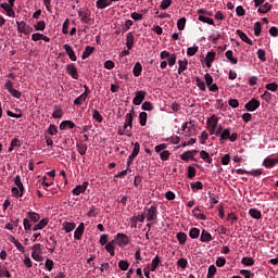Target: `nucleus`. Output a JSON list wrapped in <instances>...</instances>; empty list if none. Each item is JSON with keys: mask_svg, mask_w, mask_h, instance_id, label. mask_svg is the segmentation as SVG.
<instances>
[{"mask_svg": "<svg viewBox=\"0 0 278 278\" xmlns=\"http://www.w3.org/2000/svg\"><path fill=\"white\" fill-rule=\"evenodd\" d=\"M134 116H136V111L132 106L129 113L126 114L125 124H124V129H128L130 130V132H131V129H134Z\"/></svg>", "mask_w": 278, "mask_h": 278, "instance_id": "nucleus-1", "label": "nucleus"}, {"mask_svg": "<svg viewBox=\"0 0 278 278\" xmlns=\"http://www.w3.org/2000/svg\"><path fill=\"white\" fill-rule=\"evenodd\" d=\"M17 25V31H20V34H24L25 36H29V34H31V31H34V28L31 26H29V24L25 23V22H16Z\"/></svg>", "mask_w": 278, "mask_h": 278, "instance_id": "nucleus-2", "label": "nucleus"}, {"mask_svg": "<svg viewBox=\"0 0 278 278\" xmlns=\"http://www.w3.org/2000/svg\"><path fill=\"white\" fill-rule=\"evenodd\" d=\"M154 220H157V206L151 205L148 208L147 222L148 223H153Z\"/></svg>", "mask_w": 278, "mask_h": 278, "instance_id": "nucleus-3", "label": "nucleus"}, {"mask_svg": "<svg viewBox=\"0 0 278 278\" xmlns=\"http://www.w3.org/2000/svg\"><path fill=\"white\" fill-rule=\"evenodd\" d=\"M147 97V91L140 90L135 92V98L132 99L134 105H141Z\"/></svg>", "mask_w": 278, "mask_h": 278, "instance_id": "nucleus-4", "label": "nucleus"}, {"mask_svg": "<svg viewBox=\"0 0 278 278\" xmlns=\"http://www.w3.org/2000/svg\"><path fill=\"white\" fill-rule=\"evenodd\" d=\"M86 190H88V181H84L83 185L76 186L72 190V194H74V197H79V194H84V192H86Z\"/></svg>", "mask_w": 278, "mask_h": 278, "instance_id": "nucleus-5", "label": "nucleus"}, {"mask_svg": "<svg viewBox=\"0 0 278 278\" xmlns=\"http://www.w3.org/2000/svg\"><path fill=\"white\" fill-rule=\"evenodd\" d=\"M244 108L248 112H255V110L260 108V100L251 99L248 103H245Z\"/></svg>", "mask_w": 278, "mask_h": 278, "instance_id": "nucleus-6", "label": "nucleus"}, {"mask_svg": "<svg viewBox=\"0 0 278 278\" xmlns=\"http://www.w3.org/2000/svg\"><path fill=\"white\" fill-rule=\"evenodd\" d=\"M66 73L67 75L72 76V79H79V73H77V67L75 66V64H67Z\"/></svg>", "mask_w": 278, "mask_h": 278, "instance_id": "nucleus-7", "label": "nucleus"}, {"mask_svg": "<svg viewBox=\"0 0 278 278\" xmlns=\"http://www.w3.org/2000/svg\"><path fill=\"white\" fill-rule=\"evenodd\" d=\"M63 49L65 53L68 55L70 60H72V62H77V55H75V50H73V47H71V45H63Z\"/></svg>", "mask_w": 278, "mask_h": 278, "instance_id": "nucleus-8", "label": "nucleus"}, {"mask_svg": "<svg viewBox=\"0 0 278 278\" xmlns=\"http://www.w3.org/2000/svg\"><path fill=\"white\" fill-rule=\"evenodd\" d=\"M116 240L118 242V247H127V244H129V237H127V235L125 233H121L118 232L116 235Z\"/></svg>", "mask_w": 278, "mask_h": 278, "instance_id": "nucleus-9", "label": "nucleus"}, {"mask_svg": "<svg viewBox=\"0 0 278 278\" xmlns=\"http://www.w3.org/2000/svg\"><path fill=\"white\" fill-rule=\"evenodd\" d=\"M197 153H199V151L197 150L186 151L180 155V160H182L184 162L194 160V155H197Z\"/></svg>", "mask_w": 278, "mask_h": 278, "instance_id": "nucleus-10", "label": "nucleus"}, {"mask_svg": "<svg viewBox=\"0 0 278 278\" xmlns=\"http://www.w3.org/2000/svg\"><path fill=\"white\" fill-rule=\"evenodd\" d=\"M85 230H86V225L84 223H80L76 228V230L74 231L75 240H81V237L84 236Z\"/></svg>", "mask_w": 278, "mask_h": 278, "instance_id": "nucleus-11", "label": "nucleus"}, {"mask_svg": "<svg viewBox=\"0 0 278 278\" xmlns=\"http://www.w3.org/2000/svg\"><path fill=\"white\" fill-rule=\"evenodd\" d=\"M278 164V157H266L263 161V166H265V168H273V166H277Z\"/></svg>", "mask_w": 278, "mask_h": 278, "instance_id": "nucleus-12", "label": "nucleus"}, {"mask_svg": "<svg viewBox=\"0 0 278 278\" xmlns=\"http://www.w3.org/2000/svg\"><path fill=\"white\" fill-rule=\"evenodd\" d=\"M207 123H211L208 128L211 134L216 132V129L218 128V118H216V116L213 115L211 119L207 121Z\"/></svg>", "mask_w": 278, "mask_h": 278, "instance_id": "nucleus-13", "label": "nucleus"}, {"mask_svg": "<svg viewBox=\"0 0 278 278\" xmlns=\"http://www.w3.org/2000/svg\"><path fill=\"white\" fill-rule=\"evenodd\" d=\"M160 264H162V258L160 257V255H156L151 263L150 266V270L151 273H155V270H157V266H160Z\"/></svg>", "mask_w": 278, "mask_h": 278, "instance_id": "nucleus-14", "label": "nucleus"}, {"mask_svg": "<svg viewBox=\"0 0 278 278\" xmlns=\"http://www.w3.org/2000/svg\"><path fill=\"white\" fill-rule=\"evenodd\" d=\"M0 8H2V10H5L8 16H12L15 17L16 13L14 12V10L12 9L13 7L8 4V3H1Z\"/></svg>", "mask_w": 278, "mask_h": 278, "instance_id": "nucleus-15", "label": "nucleus"}, {"mask_svg": "<svg viewBox=\"0 0 278 278\" xmlns=\"http://www.w3.org/2000/svg\"><path fill=\"white\" fill-rule=\"evenodd\" d=\"M75 129V124L73 123V121H63L60 126L59 129H61V131H64V129Z\"/></svg>", "mask_w": 278, "mask_h": 278, "instance_id": "nucleus-16", "label": "nucleus"}, {"mask_svg": "<svg viewBox=\"0 0 278 278\" xmlns=\"http://www.w3.org/2000/svg\"><path fill=\"white\" fill-rule=\"evenodd\" d=\"M14 184L16 188L21 191L20 197H23V192H25V187L23 186V181H21V176L16 175L14 178Z\"/></svg>", "mask_w": 278, "mask_h": 278, "instance_id": "nucleus-17", "label": "nucleus"}, {"mask_svg": "<svg viewBox=\"0 0 278 278\" xmlns=\"http://www.w3.org/2000/svg\"><path fill=\"white\" fill-rule=\"evenodd\" d=\"M237 35L239 36V38H241V40H242L243 42H245L247 45H250V46L252 47L253 40H251V39L249 38V36H247V35L244 34V31L238 29V30H237Z\"/></svg>", "mask_w": 278, "mask_h": 278, "instance_id": "nucleus-18", "label": "nucleus"}, {"mask_svg": "<svg viewBox=\"0 0 278 278\" xmlns=\"http://www.w3.org/2000/svg\"><path fill=\"white\" fill-rule=\"evenodd\" d=\"M77 227V224L75 223H71V222H64L63 223V229L65 231V233H71V231H73L75 228Z\"/></svg>", "mask_w": 278, "mask_h": 278, "instance_id": "nucleus-19", "label": "nucleus"}, {"mask_svg": "<svg viewBox=\"0 0 278 278\" xmlns=\"http://www.w3.org/2000/svg\"><path fill=\"white\" fill-rule=\"evenodd\" d=\"M215 58H216V52H207L205 58V64L207 68H212V62H214Z\"/></svg>", "mask_w": 278, "mask_h": 278, "instance_id": "nucleus-20", "label": "nucleus"}, {"mask_svg": "<svg viewBox=\"0 0 278 278\" xmlns=\"http://www.w3.org/2000/svg\"><path fill=\"white\" fill-rule=\"evenodd\" d=\"M134 33H128L127 37H126V47L128 49V51H131V49H134Z\"/></svg>", "mask_w": 278, "mask_h": 278, "instance_id": "nucleus-21", "label": "nucleus"}, {"mask_svg": "<svg viewBox=\"0 0 278 278\" xmlns=\"http://www.w3.org/2000/svg\"><path fill=\"white\" fill-rule=\"evenodd\" d=\"M269 10H273V4H270V2H266L257 9V12L260 14H268Z\"/></svg>", "mask_w": 278, "mask_h": 278, "instance_id": "nucleus-22", "label": "nucleus"}, {"mask_svg": "<svg viewBox=\"0 0 278 278\" xmlns=\"http://www.w3.org/2000/svg\"><path fill=\"white\" fill-rule=\"evenodd\" d=\"M47 225H49V219L43 218L33 227V231H38L40 229H45V227H47Z\"/></svg>", "mask_w": 278, "mask_h": 278, "instance_id": "nucleus-23", "label": "nucleus"}, {"mask_svg": "<svg viewBox=\"0 0 278 278\" xmlns=\"http://www.w3.org/2000/svg\"><path fill=\"white\" fill-rule=\"evenodd\" d=\"M201 242H212V233H210L207 230L203 229L201 237H200Z\"/></svg>", "mask_w": 278, "mask_h": 278, "instance_id": "nucleus-24", "label": "nucleus"}, {"mask_svg": "<svg viewBox=\"0 0 278 278\" xmlns=\"http://www.w3.org/2000/svg\"><path fill=\"white\" fill-rule=\"evenodd\" d=\"M91 53H94V47L87 46L81 54V60H87V58H90Z\"/></svg>", "mask_w": 278, "mask_h": 278, "instance_id": "nucleus-25", "label": "nucleus"}, {"mask_svg": "<svg viewBox=\"0 0 278 278\" xmlns=\"http://www.w3.org/2000/svg\"><path fill=\"white\" fill-rule=\"evenodd\" d=\"M132 75H135V77H140L142 75V64H140V62L135 64Z\"/></svg>", "mask_w": 278, "mask_h": 278, "instance_id": "nucleus-26", "label": "nucleus"}, {"mask_svg": "<svg viewBox=\"0 0 278 278\" xmlns=\"http://www.w3.org/2000/svg\"><path fill=\"white\" fill-rule=\"evenodd\" d=\"M249 214L252 218H255V220H260V218H262V212L257 208H250Z\"/></svg>", "mask_w": 278, "mask_h": 278, "instance_id": "nucleus-27", "label": "nucleus"}, {"mask_svg": "<svg viewBox=\"0 0 278 278\" xmlns=\"http://www.w3.org/2000/svg\"><path fill=\"white\" fill-rule=\"evenodd\" d=\"M178 75H181L184 73V71L188 70V60H184V61H178Z\"/></svg>", "mask_w": 278, "mask_h": 278, "instance_id": "nucleus-28", "label": "nucleus"}, {"mask_svg": "<svg viewBox=\"0 0 278 278\" xmlns=\"http://www.w3.org/2000/svg\"><path fill=\"white\" fill-rule=\"evenodd\" d=\"M176 238H177L179 244L184 245V244H186V241L188 240V235H186V232L180 231L176 235Z\"/></svg>", "mask_w": 278, "mask_h": 278, "instance_id": "nucleus-29", "label": "nucleus"}, {"mask_svg": "<svg viewBox=\"0 0 278 278\" xmlns=\"http://www.w3.org/2000/svg\"><path fill=\"white\" fill-rule=\"evenodd\" d=\"M81 23H85L86 25L92 24V17H90V11L84 12V15L81 17Z\"/></svg>", "mask_w": 278, "mask_h": 278, "instance_id": "nucleus-30", "label": "nucleus"}, {"mask_svg": "<svg viewBox=\"0 0 278 278\" xmlns=\"http://www.w3.org/2000/svg\"><path fill=\"white\" fill-rule=\"evenodd\" d=\"M92 118L93 121H97V123H103V115H101V113L97 109L92 110Z\"/></svg>", "mask_w": 278, "mask_h": 278, "instance_id": "nucleus-31", "label": "nucleus"}, {"mask_svg": "<svg viewBox=\"0 0 278 278\" xmlns=\"http://www.w3.org/2000/svg\"><path fill=\"white\" fill-rule=\"evenodd\" d=\"M11 242L13 244H15V247H16L17 251H20V253H25V247H23V243H21L18 240H16V238L12 237Z\"/></svg>", "mask_w": 278, "mask_h": 278, "instance_id": "nucleus-32", "label": "nucleus"}, {"mask_svg": "<svg viewBox=\"0 0 278 278\" xmlns=\"http://www.w3.org/2000/svg\"><path fill=\"white\" fill-rule=\"evenodd\" d=\"M200 157L201 160H204V162H207V164H212L213 162L212 157L210 156V153H207V151L205 150H202L200 152Z\"/></svg>", "mask_w": 278, "mask_h": 278, "instance_id": "nucleus-33", "label": "nucleus"}, {"mask_svg": "<svg viewBox=\"0 0 278 278\" xmlns=\"http://www.w3.org/2000/svg\"><path fill=\"white\" fill-rule=\"evenodd\" d=\"M226 59L230 62V64H238V60L236 58H233V51L228 50L225 53Z\"/></svg>", "mask_w": 278, "mask_h": 278, "instance_id": "nucleus-34", "label": "nucleus"}, {"mask_svg": "<svg viewBox=\"0 0 278 278\" xmlns=\"http://www.w3.org/2000/svg\"><path fill=\"white\" fill-rule=\"evenodd\" d=\"M199 236H201V230L199 228H191L189 231V237L192 240H197V238H199Z\"/></svg>", "mask_w": 278, "mask_h": 278, "instance_id": "nucleus-35", "label": "nucleus"}, {"mask_svg": "<svg viewBox=\"0 0 278 278\" xmlns=\"http://www.w3.org/2000/svg\"><path fill=\"white\" fill-rule=\"evenodd\" d=\"M230 137H231V130L229 128L224 129L220 134V142L225 140H229Z\"/></svg>", "mask_w": 278, "mask_h": 278, "instance_id": "nucleus-36", "label": "nucleus"}, {"mask_svg": "<svg viewBox=\"0 0 278 278\" xmlns=\"http://www.w3.org/2000/svg\"><path fill=\"white\" fill-rule=\"evenodd\" d=\"M199 52V46L193 45L192 47L187 49V55L189 58H192L193 55H197V53Z\"/></svg>", "mask_w": 278, "mask_h": 278, "instance_id": "nucleus-37", "label": "nucleus"}, {"mask_svg": "<svg viewBox=\"0 0 278 278\" xmlns=\"http://www.w3.org/2000/svg\"><path fill=\"white\" fill-rule=\"evenodd\" d=\"M28 220H30L31 223H38V220H40V215L38 213H27V217Z\"/></svg>", "mask_w": 278, "mask_h": 278, "instance_id": "nucleus-38", "label": "nucleus"}, {"mask_svg": "<svg viewBox=\"0 0 278 278\" xmlns=\"http://www.w3.org/2000/svg\"><path fill=\"white\" fill-rule=\"evenodd\" d=\"M76 148H77L79 155H84L86 153V151H88V144H86V143H77Z\"/></svg>", "mask_w": 278, "mask_h": 278, "instance_id": "nucleus-39", "label": "nucleus"}, {"mask_svg": "<svg viewBox=\"0 0 278 278\" xmlns=\"http://www.w3.org/2000/svg\"><path fill=\"white\" fill-rule=\"evenodd\" d=\"M195 84L202 92H205L207 90V88L205 87V81H203L200 77H195Z\"/></svg>", "mask_w": 278, "mask_h": 278, "instance_id": "nucleus-40", "label": "nucleus"}, {"mask_svg": "<svg viewBox=\"0 0 278 278\" xmlns=\"http://www.w3.org/2000/svg\"><path fill=\"white\" fill-rule=\"evenodd\" d=\"M34 27L36 31H45V29L47 28V24L45 23V21H39L37 22V24L34 25Z\"/></svg>", "mask_w": 278, "mask_h": 278, "instance_id": "nucleus-41", "label": "nucleus"}, {"mask_svg": "<svg viewBox=\"0 0 278 278\" xmlns=\"http://www.w3.org/2000/svg\"><path fill=\"white\" fill-rule=\"evenodd\" d=\"M96 5L99 10H105V8H109L110 3H108V0H97Z\"/></svg>", "mask_w": 278, "mask_h": 278, "instance_id": "nucleus-42", "label": "nucleus"}, {"mask_svg": "<svg viewBox=\"0 0 278 278\" xmlns=\"http://www.w3.org/2000/svg\"><path fill=\"white\" fill-rule=\"evenodd\" d=\"M147 118H148L147 112H141L139 114V123H140L141 127H144L147 125Z\"/></svg>", "mask_w": 278, "mask_h": 278, "instance_id": "nucleus-43", "label": "nucleus"}, {"mask_svg": "<svg viewBox=\"0 0 278 278\" xmlns=\"http://www.w3.org/2000/svg\"><path fill=\"white\" fill-rule=\"evenodd\" d=\"M87 99L88 98L84 93H81L78 98L74 100V105H83Z\"/></svg>", "mask_w": 278, "mask_h": 278, "instance_id": "nucleus-44", "label": "nucleus"}, {"mask_svg": "<svg viewBox=\"0 0 278 278\" xmlns=\"http://www.w3.org/2000/svg\"><path fill=\"white\" fill-rule=\"evenodd\" d=\"M47 244L49 247V253H53L55 251V248L58 247V241H49V239H47Z\"/></svg>", "mask_w": 278, "mask_h": 278, "instance_id": "nucleus-45", "label": "nucleus"}, {"mask_svg": "<svg viewBox=\"0 0 278 278\" xmlns=\"http://www.w3.org/2000/svg\"><path fill=\"white\" fill-rule=\"evenodd\" d=\"M241 264L244 266H253V264H255V260H253V257H243L241 260Z\"/></svg>", "mask_w": 278, "mask_h": 278, "instance_id": "nucleus-46", "label": "nucleus"}, {"mask_svg": "<svg viewBox=\"0 0 278 278\" xmlns=\"http://www.w3.org/2000/svg\"><path fill=\"white\" fill-rule=\"evenodd\" d=\"M198 21H201V23H207V25H214V20L204 15H199Z\"/></svg>", "mask_w": 278, "mask_h": 278, "instance_id": "nucleus-47", "label": "nucleus"}, {"mask_svg": "<svg viewBox=\"0 0 278 278\" xmlns=\"http://www.w3.org/2000/svg\"><path fill=\"white\" fill-rule=\"evenodd\" d=\"M256 55L261 62H266V51L263 49H258Z\"/></svg>", "mask_w": 278, "mask_h": 278, "instance_id": "nucleus-48", "label": "nucleus"}, {"mask_svg": "<svg viewBox=\"0 0 278 278\" xmlns=\"http://www.w3.org/2000/svg\"><path fill=\"white\" fill-rule=\"evenodd\" d=\"M197 177V168L194 166L188 167V179H194Z\"/></svg>", "mask_w": 278, "mask_h": 278, "instance_id": "nucleus-49", "label": "nucleus"}, {"mask_svg": "<svg viewBox=\"0 0 278 278\" xmlns=\"http://www.w3.org/2000/svg\"><path fill=\"white\" fill-rule=\"evenodd\" d=\"M173 5V0H163L160 4L161 10H168Z\"/></svg>", "mask_w": 278, "mask_h": 278, "instance_id": "nucleus-50", "label": "nucleus"}, {"mask_svg": "<svg viewBox=\"0 0 278 278\" xmlns=\"http://www.w3.org/2000/svg\"><path fill=\"white\" fill-rule=\"evenodd\" d=\"M64 114L62 113V109L60 106H55V110L52 113L53 118H62Z\"/></svg>", "mask_w": 278, "mask_h": 278, "instance_id": "nucleus-51", "label": "nucleus"}, {"mask_svg": "<svg viewBox=\"0 0 278 278\" xmlns=\"http://www.w3.org/2000/svg\"><path fill=\"white\" fill-rule=\"evenodd\" d=\"M177 27L179 31H184V29H186V17H181L178 20Z\"/></svg>", "mask_w": 278, "mask_h": 278, "instance_id": "nucleus-52", "label": "nucleus"}, {"mask_svg": "<svg viewBox=\"0 0 278 278\" xmlns=\"http://www.w3.org/2000/svg\"><path fill=\"white\" fill-rule=\"evenodd\" d=\"M266 90L270 92H277L278 84L277 83H269L265 86Z\"/></svg>", "mask_w": 278, "mask_h": 278, "instance_id": "nucleus-53", "label": "nucleus"}, {"mask_svg": "<svg viewBox=\"0 0 278 278\" xmlns=\"http://www.w3.org/2000/svg\"><path fill=\"white\" fill-rule=\"evenodd\" d=\"M141 109L144 110L146 112H151V111H153V103L146 101L141 105Z\"/></svg>", "mask_w": 278, "mask_h": 278, "instance_id": "nucleus-54", "label": "nucleus"}, {"mask_svg": "<svg viewBox=\"0 0 278 278\" xmlns=\"http://www.w3.org/2000/svg\"><path fill=\"white\" fill-rule=\"evenodd\" d=\"M138 153H140V143L136 142L130 155H132V157H138Z\"/></svg>", "mask_w": 278, "mask_h": 278, "instance_id": "nucleus-55", "label": "nucleus"}, {"mask_svg": "<svg viewBox=\"0 0 278 278\" xmlns=\"http://www.w3.org/2000/svg\"><path fill=\"white\" fill-rule=\"evenodd\" d=\"M191 190H203V182L201 181H195V182H191Z\"/></svg>", "mask_w": 278, "mask_h": 278, "instance_id": "nucleus-56", "label": "nucleus"}, {"mask_svg": "<svg viewBox=\"0 0 278 278\" xmlns=\"http://www.w3.org/2000/svg\"><path fill=\"white\" fill-rule=\"evenodd\" d=\"M197 131V128L194 126V123L189 122V126H188V136H194V132Z\"/></svg>", "mask_w": 278, "mask_h": 278, "instance_id": "nucleus-57", "label": "nucleus"}, {"mask_svg": "<svg viewBox=\"0 0 278 278\" xmlns=\"http://www.w3.org/2000/svg\"><path fill=\"white\" fill-rule=\"evenodd\" d=\"M260 34H262V23L256 22L254 24V36H260Z\"/></svg>", "mask_w": 278, "mask_h": 278, "instance_id": "nucleus-58", "label": "nucleus"}, {"mask_svg": "<svg viewBox=\"0 0 278 278\" xmlns=\"http://www.w3.org/2000/svg\"><path fill=\"white\" fill-rule=\"evenodd\" d=\"M214 275H216V266L211 265L207 270L206 278H214Z\"/></svg>", "mask_w": 278, "mask_h": 278, "instance_id": "nucleus-59", "label": "nucleus"}, {"mask_svg": "<svg viewBox=\"0 0 278 278\" xmlns=\"http://www.w3.org/2000/svg\"><path fill=\"white\" fill-rule=\"evenodd\" d=\"M177 266H179L180 268H182V270H185V268L188 267V261L186 258H179L177 261Z\"/></svg>", "mask_w": 278, "mask_h": 278, "instance_id": "nucleus-60", "label": "nucleus"}, {"mask_svg": "<svg viewBox=\"0 0 278 278\" xmlns=\"http://www.w3.org/2000/svg\"><path fill=\"white\" fill-rule=\"evenodd\" d=\"M118 268H121L122 270H128L129 269V262L119 261L118 262Z\"/></svg>", "mask_w": 278, "mask_h": 278, "instance_id": "nucleus-61", "label": "nucleus"}, {"mask_svg": "<svg viewBox=\"0 0 278 278\" xmlns=\"http://www.w3.org/2000/svg\"><path fill=\"white\" fill-rule=\"evenodd\" d=\"M0 277L10 278V277H12V275L10 274V271L8 270V268L0 266Z\"/></svg>", "mask_w": 278, "mask_h": 278, "instance_id": "nucleus-62", "label": "nucleus"}, {"mask_svg": "<svg viewBox=\"0 0 278 278\" xmlns=\"http://www.w3.org/2000/svg\"><path fill=\"white\" fill-rule=\"evenodd\" d=\"M48 134L50 136H55L58 134V126L51 124L48 128Z\"/></svg>", "mask_w": 278, "mask_h": 278, "instance_id": "nucleus-63", "label": "nucleus"}, {"mask_svg": "<svg viewBox=\"0 0 278 278\" xmlns=\"http://www.w3.org/2000/svg\"><path fill=\"white\" fill-rule=\"evenodd\" d=\"M240 275H243L244 278H254L255 277V274L251 273L250 270H247V269H242L240 271Z\"/></svg>", "mask_w": 278, "mask_h": 278, "instance_id": "nucleus-64", "label": "nucleus"}]
</instances>
